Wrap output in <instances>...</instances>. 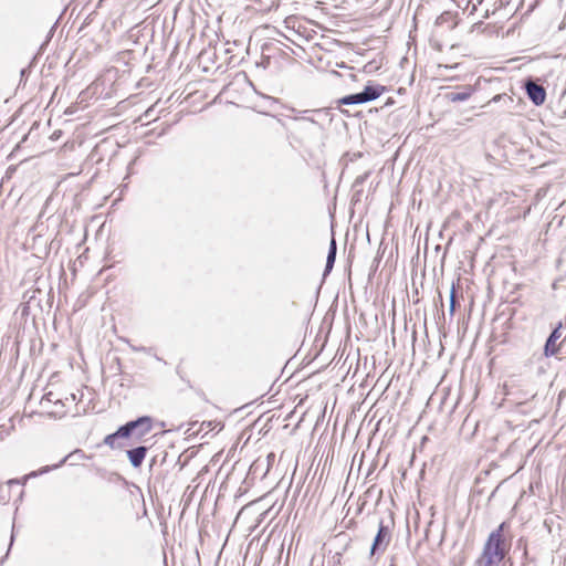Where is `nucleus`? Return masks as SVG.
Wrapping results in <instances>:
<instances>
[{"mask_svg":"<svg viewBox=\"0 0 566 566\" xmlns=\"http://www.w3.org/2000/svg\"><path fill=\"white\" fill-rule=\"evenodd\" d=\"M509 531L510 525L502 522L489 534L474 566H500L512 547V536Z\"/></svg>","mask_w":566,"mask_h":566,"instance_id":"f257e3e1","label":"nucleus"},{"mask_svg":"<svg viewBox=\"0 0 566 566\" xmlns=\"http://www.w3.org/2000/svg\"><path fill=\"white\" fill-rule=\"evenodd\" d=\"M283 509V502L280 504L275 502L264 514L265 516H271V520L268 524V527L270 528L269 535L266 537L265 546H272L273 548H276L279 552V556L276 557L275 563L273 566H280L281 563V556L283 554V527H281V521L282 518H277V514Z\"/></svg>","mask_w":566,"mask_h":566,"instance_id":"f03ea898","label":"nucleus"},{"mask_svg":"<svg viewBox=\"0 0 566 566\" xmlns=\"http://www.w3.org/2000/svg\"><path fill=\"white\" fill-rule=\"evenodd\" d=\"M280 45V40L269 38V40L262 45L260 65L273 72H280L283 65V50Z\"/></svg>","mask_w":566,"mask_h":566,"instance_id":"7ed1b4c3","label":"nucleus"},{"mask_svg":"<svg viewBox=\"0 0 566 566\" xmlns=\"http://www.w3.org/2000/svg\"><path fill=\"white\" fill-rule=\"evenodd\" d=\"M153 427L154 419L150 416H140L119 426V433L124 434L125 439L134 436L136 440H142L153 430Z\"/></svg>","mask_w":566,"mask_h":566,"instance_id":"20e7f679","label":"nucleus"},{"mask_svg":"<svg viewBox=\"0 0 566 566\" xmlns=\"http://www.w3.org/2000/svg\"><path fill=\"white\" fill-rule=\"evenodd\" d=\"M153 427L154 419L150 416H140L119 426V433L124 434L125 439L134 436L136 440H142L153 430Z\"/></svg>","mask_w":566,"mask_h":566,"instance_id":"39448f33","label":"nucleus"},{"mask_svg":"<svg viewBox=\"0 0 566 566\" xmlns=\"http://www.w3.org/2000/svg\"><path fill=\"white\" fill-rule=\"evenodd\" d=\"M282 104L279 98L260 94L255 107L260 114H264L268 116H272L277 118V111L281 108Z\"/></svg>","mask_w":566,"mask_h":566,"instance_id":"423d86ee","label":"nucleus"},{"mask_svg":"<svg viewBox=\"0 0 566 566\" xmlns=\"http://www.w3.org/2000/svg\"><path fill=\"white\" fill-rule=\"evenodd\" d=\"M73 458L75 460H81V459L85 458V454H84V452L81 449H76L75 451H73V452L69 453L67 455H65L59 463L53 464V465L42 467L39 471L31 472L29 474V476H38V475L48 473V472H50L52 470H55V469L62 467L67 460L73 459Z\"/></svg>","mask_w":566,"mask_h":566,"instance_id":"0eeeda50","label":"nucleus"},{"mask_svg":"<svg viewBox=\"0 0 566 566\" xmlns=\"http://www.w3.org/2000/svg\"><path fill=\"white\" fill-rule=\"evenodd\" d=\"M148 452V447L138 446L126 451L129 463L133 468L138 469L142 467Z\"/></svg>","mask_w":566,"mask_h":566,"instance_id":"6e6552de","label":"nucleus"},{"mask_svg":"<svg viewBox=\"0 0 566 566\" xmlns=\"http://www.w3.org/2000/svg\"><path fill=\"white\" fill-rule=\"evenodd\" d=\"M390 542V532L387 526H385L382 523L379 526L378 533L375 537L373 547H371V555L376 553V551L381 549L385 551Z\"/></svg>","mask_w":566,"mask_h":566,"instance_id":"1a4fd4ad","label":"nucleus"},{"mask_svg":"<svg viewBox=\"0 0 566 566\" xmlns=\"http://www.w3.org/2000/svg\"><path fill=\"white\" fill-rule=\"evenodd\" d=\"M526 92H527L530 99L535 105L538 106V105L544 104V102L546 99V91L542 85H538L534 82H527Z\"/></svg>","mask_w":566,"mask_h":566,"instance_id":"9d476101","label":"nucleus"},{"mask_svg":"<svg viewBox=\"0 0 566 566\" xmlns=\"http://www.w3.org/2000/svg\"><path fill=\"white\" fill-rule=\"evenodd\" d=\"M470 4V13L479 12L482 17H488L494 6V0H469L467 10H469Z\"/></svg>","mask_w":566,"mask_h":566,"instance_id":"9b49d317","label":"nucleus"},{"mask_svg":"<svg viewBox=\"0 0 566 566\" xmlns=\"http://www.w3.org/2000/svg\"><path fill=\"white\" fill-rule=\"evenodd\" d=\"M474 92L473 86L465 85L461 87L459 92H450L444 95L446 99L451 103L464 102L469 99Z\"/></svg>","mask_w":566,"mask_h":566,"instance_id":"f8f14e48","label":"nucleus"},{"mask_svg":"<svg viewBox=\"0 0 566 566\" xmlns=\"http://www.w3.org/2000/svg\"><path fill=\"white\" fill-rule=\"evenodd\" d=\"M560 337V332L555 328L546 340L544 354L546 357L554 356L559 352V346L556 344Z\"/></svg>","mask_w":566,"mask_h":566,"instance_id":"ddd939ff","label":"nucleus"},{"mask_svg":"<svg viewBox=\"0 0 566 566\" xmlns=\"http://www.w3.org/2000/svg\"><path fill=\"white\" fill-rule=\"evenodd\" d=\"M119 432H120V429L118 427L115 432L107 434L104 438V441H103L104 444H106L107 447H109L113 450L123 449L124 444L118 442L117 440L125 439V438H124V434H120Z\"/></svg>","mask_w":566,"mask_h":566,"instance_id":"4468645a","label":"nucleus"},{"mask_svg":"<svg viewBox=\"0 0 566 566\" xmlns=\"http://www.w3.org/2000/svg\"><path fill=\"white\" fill-rule=\"evenodd\" d=\"M386 91H387V88H386V86H384V85H379V84H377V85H371V84H368V85H366V86H365V88H364V91H363V92H364V94H365L366 96H368V97H367V99H368V102H369V101H374V99L378 98V97H379V96H381Z\"/></svg>","mask_w":566,"mask_h":566,"instance_id":"2eb2a0df","label":"nucleus"},{"mask_svg":"<svg viewBox=\"0 0 566 566\" xmlns=\"http://www.w3.org/2000/svg\"><path fill=\"white\" fill-rule=\"evenodd\" d=\"M436 23H437V25H440V27L447 25L448 28L453 29L458 24L457 15L451 12H448V11L443 12L437 18Z\"/></svg>","mask_w":566,"mask_h":566,"instance_id":"dca6fc26","label":"nucleus"},{"mask_svg":"<svg viewBox=\"0 0 566 566\" xmlns=\"http://www.w3.org/2000/svg\"><path fill=\"white\" fill-rule=\"evenodd\" d=\"M368 96H366L364 94V92L361 93H358V94H352V95H347V96H344L342 97L338 103L339 104H344V105H349V104H361V103H366L368 102L367 99Z\"/></svg>","mask_w":566,"mask_h":566,"instance_id":"f3484780","label":"nucleus"},{"mask_svg":"<svg viewBox=\"0 0 566 566\" xmlns=\"http://www.w3.org/2000/svg\"><path fill=\"white\" fill-rule=\"evenodd\" d=\"M335 259H336V242H335V239H332L328 255H327V261H326L325 273L331 272V270L334 266Z\"/></svg>","mask_w":566,"mask_h":566,"instance_id":"a211bd4d","label":"nucleus"},{"mask_svg":"<svg viewBox=\"0 0 566 566\" xmlns=\"http://www.w3.org/2000/svg\"><path fill=\"white\" fill-rule=\"evenodd\" d=\"M455 287L452 286L451 289V295H450V313L453 314L454 311H455V306H457V300H455Z\"/></svg>","mask_w":566,"mask_h":566,"instance_id":"6ab92c4d","label":"nucleus"},{"mask_svg":"<svg viewBox=\"0 0 566 566\" xmlns=\"http://www.w3.org/2000/svg\"><path fill=\"white\" fill-rule=\"evenodd\" d=\"M13 542H14V533L12 532V534H11V538H10L9 548H8L7 554L4 555V557H3L2 559H0V565L4 562V558H7V557H8L9 552H10V549H11L12 545H13Z\"/></svg>","mask_w":566,"mask_h":566,"instance_id":"aec40b11","label":"nucleus"},{"mask_svg":"<svg viewBox=\"0 0 566 566\" xmlns=\"http://www.w3.org/2000/svg\"><path fill=\"white\" fill-rule=\"evenodd\" d=\"M266 460H268V464H269V465H272V463H273V462H274V460H275V454H274V453H270V454L268 455Z\"/></svg>","mask_w":566,"mask_h":566,"instance_id":"412c9836","label":"nucleus"},{"mask_svg":"<svg viewBox=\"0 0 566 566\" xmlns=\"http://www.w3.org/2000/svg\"><path fill=\"white\" fill-rule=\"evenodd\" d=\"M8 433V430L4 426L0 427V439H3V436Z\"/></svg>","mask_w":566,"mask_h":566,"instance_id":"4be33fe9","label":"nucleus"},{"mask_svg":"<svg viewBox=\"0 0 566 566\" xmlns=\"http://www.w3.org/2000/svg\"><path fill=\"white\" fill-rule=\"evenodd\" d=\"M44 399L48 401H53V392H48L44 395Z\"/></svg>","mask_w":566,"mask_h":566,"instance_id":"5701e85b","label":"nucleus"},{"mask_svg":"<svg viewBox=\"0 0 566 566\" xmlns=\"http://www.w3.org/2000/svg\"><path fill=\"white\" fill-rule=\"evenodd\" d=\"M156 460H158V455L154 457L150 461L149 468L151 469L154 464L156 463Z\"/></svg>","mask_w":566,"mask_h":566,"instance_id":"b1692460","label":"nucleus"},{"mask_svg":"<svg viewBox=\"0 0 566 566\" xmlns=\"http://www.w3.org/2000/svg\"><path fill=\"white\" fill-rule=\"evenodd\" d=\"M166 458H167V452H164V454H163V458H161L160 462H161V463H164V462L166 461Z\"/></svg>","mask_w":566,"mask_h":566,"instance_id":"393cba45","label":"nucleus"},{"mask_svg":"<svg viewBox=\"0 0 566 566\" xmlns=\"http://www.w3.org/2000/svg\"><path fill=\"white\" fill-rule=\"evenodd\" d=\"M274 4H275V7H276V8H277V7H280V3H279V1H272V4H271V7H273Z\"/></svg>","mask_w":566,"mask_h":566,"instance_id":"a878e982","label":"nucleus"},{"mask_svg":"<svg viewBox=\"0 0 566 566\" xmlns=\"http://www.w3.org/2000/svg\"><path fill=\"white\" fill-rule=\"evenodd\" d=\"M144 349H145L144 347H142V348L133 347V350H135V352L144 350Z\"/></svg>","mask_w":566,"mask_h":566,"instance_id":"bb28decb","label":"nucleus"},{"mask_svg":"<svg viewBox=\"0 0 566 566\" xmlns=\"http://www.w3.org/2000/svg\"><path fill=\"white\" fill-rule=\"evenodd\" d=\"M530 211H531V207H528V208L526 209V211L524 212V217H526V216L530 213Z\"/></svg>","mask_w":566,"mask_h":566,"instance_id":"cd10ccee","label":"nucleus"},{"mask_svg":"<svg viewBox=\"0 0 566 566\" xmlns=\"http://www.w3.org/2000/svg\"><path fill=\"white\" fill-rule=\"evenodd\" d=\"M392 103H394L392 98H389V99L387 101L386 105H390V104H392Z\"/></svg>","mask_w":566,"mask_h":566,"instance_id":"c85d7f7f","label":"nucleus"},{"mask_svg":"<svg viewBox=\"0 0 566 566\" xmlns=\"http://www.w3.org/2000/svg\"><path fill=\"white\" fill-rule=\"evenodd\" d=\"M54 403H55V405L60 403V405H62V406H63V403H62V401H61V400H55V401H54Z\"/></svg>","mask_w":566,"mask_h":566,"instance_id":"c756f323","label":"nucleus"},{"mask_svg":"<svg viewBox=\"0 0 566 566\" xmlns=\"http://www.w3.org/2000/svg\"><path fill=\"white\" fill-rule=\"evenodd\" d=\"M130 53L129 52H124L123 54V59L126 56V55H129Z\"/></svg>","mask_w":566,"mask_h":566,"instance_id":"7c9ffc66","label":"nucleus"}]
</instances>
